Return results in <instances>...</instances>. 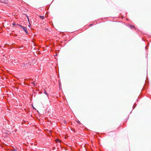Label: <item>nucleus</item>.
Returning <instances> with one entry per match:
<instances>
[{
    "mask_svg": "<svg viewBox=\"0 0 151 151\" xmlns=\"http://www.w3.org/2000/svg\"><path fill=\"white\" fill-rule=\"evenodd\" d=\"M78 123H80V122L79 121V122H78Z\"/></svg>",
    "mask_w": 151,
    "mask_h": 151,
    "instance_id": "obj_14",
    "label": "nucleus"
},
{
    "mask_svg": "<svg viewBox=\"0 0 151 151\" xmlns=\"http://www.w3.org/2000/svg\"><path fill=\"white\" fill-rule=\"evenodd\" d=\"M0 2L6 4L9 3V0H0Z\"/></svg>",
    "mask_w": 151,
    "mask_h": 151,
    "instance_id": "obj_1",
    "label": "nucleus"
},
{
    "mask_svg": "<svg viewBox=\"0 0 151 151\" xmlns=\"http://www.w3.org/2000/svg\"><path fill=\"white\" fill-rule=\"evenodd\" d=\"M39 17L41 18V19H43L44 18V16H40V15L39 16Z\"/></svg>",
    "mask_w": 151,
    "mask_h": 151,
    "instance_id": "obj_5",
    "label": "nucleus"
},
{
    "mask_svg": "<svg viewBox=\"0 0 151 151\" xmlns=\"http://www.w3.org/2000/svg\"><path fill=\"white\" fill-rule=\"evenodd\" d=\"M16 25H17V26H19V27H22V25H20V24H16Z\"/></svg>",
    "mask_w": 151,
    "mask_h": 151,
    "instance_id": "obj_8",
    "label": "nucleus"
},
{
    "mask_svg": "<svg viewBox=\"0 0 151 151\" xmlns=\"http://www.w3.org/2000/svg\"><path fill=\"white\" fill-rule=\"evenodd\" d=\"M128 27L132 29H135L134 26L133 25H132L131 24H129L128 25Z\"/></svg>",
    "mask_w": 151,
    "mask_h": 151,
    "instance_id": "obj_3",
    "label": "nucleus"
},
{
    "mask_svg": "<svg viewBox=\"0 0 151 151\" xmlns=\"http://www.w3.org/2000/svg\"><path fill=\"white\" fill-rule=\"evenodd\" d=\"M22 29L24 31V32L26 33V34H29L28 31L27 29V28L26 27H24L22 26V27H21Z\"/></svg>",
    "mask_w": 151,
    "mask_h": 151,
    "instance_id": "obj_2",
    "label": "nucleus"
},
{
    "mask_svg": "<svg viewBox=\"0 0 151 151\" xmlns=\"http://www.w3.org/2000/svg\"><path fill=\"white\" fill-rule=\"evenodd\" d=\"M31 83L33 85V86H35V81H32Z\"/></svg>",
    "mask_w": 151,
    "mask_h": 151,
    "instance_id": "obj_7",
    "label": "nucleus"
},
{
    "mask_svg": "<svg viewBox=\"0 0 151 151\" xmlns=\"http://www.w3.org/2000/svg\"><path fill=\"white\" fill-rule=\"evenodd\" d=\"M13 151H17V149H14L13 150Z\"/></svg>",
    "mask_w": 151,
    "mask_h": 151,
    "instance_id": "obj_11",
    "label": "nucleus"
},
{
    "mask_svg": "<svg viewBox=\"0 0 151 151\" xmlns=\"http://www.w3.org/2000/svg\"><path fill=\"white\" fill-rule=\"evenodd\" d=\"M71 130L73 131V132H74V133H75L76 132V131L74 129H71Z\"/></svg>",
    "mask_w": 151,
    "mask_h": 151,
    "instance_id": "obj_9",
    "label": "nucleus"
},
{
    "mask_svg": "<svg viewBox=\"0 0 151 151\" xmlns=\"http://www.w3.org/2000/svg\"><path fill=\"white\" fill-rule=\"evenodd\" d=\"M44 90H45L44 89ZM44 93L46 94L47 96V97H48V94L46 92V91H45L44 92Z\"/></svg>",
    "mask_w": 151,
    "mask_h": 151,
    "instance_id": "obj_4",
    "label": "nucleus"
},
{
    "mask_svg": "<svg viewBox=\"0 0 151 151\" xmlns=\"http://www.w3.org/2000/svg\"><path fill=\"white\" fill-rule=\"evenodd\" d=\"M12 25L13 26H15L16 24L14 22L13 24H12Z\"/></svg>",
    "mask_w": 151,
    "mask_h": 151,
    "instance_id": "obj_10",
    "label": "nucleus"
},
{
    "mask_svg": "<svg viewBox=\"0 0 151 151\" xmlns=\"http://www.w3.org/2000/svg\"><path fill=\"white\" fill-rule=\"evenodd\" d=\"M59 141H60V140H59V139H57V142H58V141L59 142Z\"/></svg>",
    "mask_w": 151,
    "mask_h": 151,
    "instance_id": "obj_13",
    "label": "nucleus"
},
{
    "mask_svg": "<svg viewBox=\"0 0 151 151\" xmlns=\"http://www.w3.org/2000/svg\"><path fill=\"white\" fill-rule=\"evenodd\" d=\"M93 24H90V25H89V26H90H90H92V25H93Z\"/></svg>",
    "mask_w": 151,
    "mask_h": 151,
    "instance_id": "obj_12",
    "label": "nucleus"
},
{
    "mask_svg": "<svg viewBox=\"0 0 151 151\" xmlns=\"http://www.w3.org/2000/svg\"><path fill=\"white\" fill-rule=\"evenodd\" d=\"M27 19H28V20L29 21V25L28 26H29V27H30L31 26V24H30V22L29 21V18L28 17H27Z\"/></svg>",
    "mask_w": 151,
    "mask_h": 151,
    "instance_id": "obj_6",
    "label": "nucleus"
}]
</instances>
